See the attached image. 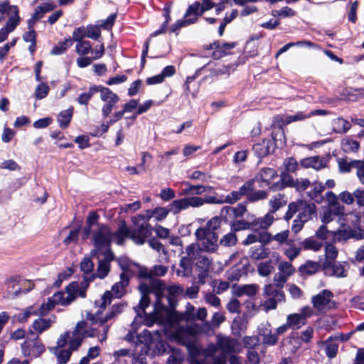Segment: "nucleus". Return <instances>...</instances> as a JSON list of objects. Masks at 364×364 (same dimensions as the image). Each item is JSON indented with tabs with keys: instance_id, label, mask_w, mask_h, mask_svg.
Masks as SVG:
<instances>
[{
	"instance_id": "b1692460",
	"label": "nucleus",
	"mask_w": 364,
	"mask_h": 364,
	"mask_svg": "<svg viewBox=\"0 0 364 364\" xmlns=\"http://www.w3.org/2000/svg\"><path fill=\"white\" fill-rule=\"evenodd\" d=\"M55 319L56 317L54 315H52L48 318L40 317L33 321L32 326L36 332L38 333H42L43 332L49 329L51 326L55 323Z\"/></svg>"
},
{
	"instance_id": "aec40b11",
	"label": "nucleus",
	"mask_w": 364,
	"mask_h": 364,
	"mask_svg": "<svg viewBox=\"0 0 364 364\" xmlns=\"http://www.w3.org/2000/svg\"><path fill=\"white\" fill-rule=\"evenodd\" d=\"M64 302L63 306H67L73 301L77 296L85 297V290L80 289L79 284L77 282L70 283L66 288V292H63Z\"/></svg>"
},
{
	"instance_id": "c03bdc74",
	"label": "nucleus",
	"mask_w": 364,
	"mask_h": 364,
	"mask_svg": "<svg viewBox=\"0 0 364 364\" xmlns=\"http://www.w3.org/2000/svg\"><path fill=\"white\" fill-rule=\"evenodd\" d=\"M324 189L325 186L322 183H316L314 184L313 190L309 193V196L316 203H321L323 200V197L321 194Z\"/></svg>"
},
{
	"instance_id": "9b49d317",
	"label": "nucleus",
	"mask_w": 364,
	"mask_h": 364,
	"mask_svg": "<svg viewBox=\"0 0 364 364\" xmlns=\"http://www.w3.org/2000/svg\"><path fill=\"white\" fill-rule=\"evenodd\" d=\"M198 270V283L204 284L205 279L210 273L220 272L223 270L220 263H214L208 257H201L196 263Z\"/></svg>"
},
{
	"instance_id": "13d9d810",
	"label": "nucleus",
	"mask_w": 364,
	"mask_h": 364,
	"mask_svg": "<svg viewBox=\"0 0 364 364\" xmlns=\"http://www.w3.org/2000/svg\"><path fill=\"white\" fill-rule=\"evenodd\" d=\"M53 353L58 358L59 363L62 364L66 363L71 355V350L70 349L64 350L59 348H54Z\"/></svg>"
},
{
	"instance_id": "f704fd0d",
	"label": "nucleus",
	"mask_w": 364,
	"mask_h": 364,
	"mask_svg": "<svg viewBox=\"0 0 364 364\" xmlns=\"http://www.w3.org/2000/svg\"><path fill=\"white\" fill-rule=\"evenodd\" d=\"M101 85H93L90 87L88 92L82 93L77 98V102L80 105H87L92 97L97 92H100Z\"/></svg>"
},
{
	"instance_id": "a211bd4d",
	"label": "nucleus",
	"mask_w": 364,
	"mask_h": 364,
	"mask_svg": "<svg viewBox=\"0 0 364 364\" xmlns=\"http://www.w3.org/2000/svg\"><path fill=\"white\" fill-rule=\"evenodd\" d=\"M64 296L65 294L63 291H58L51 297L48 298L39 308L38 307L39 316H43L46 315L55 307L56 304H60L63 306V303L64 302Z\"/></svg>"
},
{
	"instance_id": "37998d69",
	"label": "nucleus",
	"mask_w": 364,
	"mask_h": 364,
	"mask_svg": "<svg viewBox=\"0 0 364 364\" xmlns=\"http://www.w3.org/2000/svg\"><path fill=\"white\" fill-rule=\"evenodd\" d=\"M287 204V200L285 196L282 194L278 193L274 196L269 200V205L271 206L272 213H275L281 207L284 206Z\"/></svg>"
},
{
	"instance_id": "4468645a",
	"label": "nucleus",
	"mask_w": 364,
	"mask_h": 364,
	"mask_svg": "<svg viewBox=\"0 0 364 364\" xmlns=\"http://www.w3.org/2000/svg\"><path fill=\"white\" fill-rule=\"evenodd\" d=\"M204 202L203 198L197 196L183 198L173 200L168 205V208L173 215H177L190 207L197 208L202 206Z\"/></svg>"
},
{
	"instance_id": "2eb2a0df",
	"label": "nucleus",
	"mask_w": 364,
	"mask_h": 364,
	"mask_svg": "<svg viewBox=\"0 0 364 364\" xmlns=\"http://www.w3.org/2000/svg\"><path fill=\"white\" fill-rule=\"evenodd\" d=\"M100 99L105 102L102 108V114L103 117H107L119 101V97L110 89L102 86L100 87Z\"/></svg>"
},
{
	"instance_id": "de8ad7c7",
	"label": "nucleus",
	"mask_w": 364,
	"mask_h": 364,
	"mask_svg": "<svg viewBox=\"0 0 364 364\" xmlns=\"http://www.w3.org/2000/svg\"><path fill=\"white\" fill-rule=\"evenodd\" d=\"M319 267L320 265L318 262L308 261L300 267L299 270L301 274L311 275L319 269Z\"/></svg>"
},
{
	"instance_id": "bf43d9fd",
	"label": "nucleus",
	"mask_w": 364,
	"mask_h": 364,
	"mask_svg": "<svg viewBox=\"0 0 364 364\" xmlns=\"http://www.w3.org/2000/svg\"><path fill=\"white\" fill-rule=\"evenodd\" d=\"M196 21V18H186V19H180L171 26L170 31L172 33H177V31L182 27L187 26Z\"/></svg>"
},
{
	"instance_id": "052dcab7",
	"label": "nucleus",
	"mask_w": 364,
	"mask_h": 364,
	"mask_svg": "<svg viewBox=\"0 0 364 364\" xmlns=\"http://www.w3.org/2000/svg\"><path fill=\"white\" fill-rule=\"evenodd\" d=\"M237 238L235 232H230L222 237L220 244L224 247H231L236 245Z\"/></svg>"
},
{
	"instance_id": "4c0bfd02",
	"label": "nucleus",
	"mask_w": 364,
	"mask_h": 364,
	"mask_svg": "<svg viewBox=\"0 0 364 364\" xmlns=\"http://www.w3.org/2000/svg\"><path fill=\"white\" fill-rule=\"evenodd\" d=\"M250 257L255 259H262L267 257L268 249L264 248V245L252 247L249 252Z\"/></svg>"
},
{
	"instance_id": "2f4dec72",
	"label": "nucleus",
	"mask_w": 364,
	"mask_h": 364,
	"mask_svg": "<svg viewBox=\"0 0 364 364\" xmlns=\"http://www.w3.org/2000/svg\"><path fill=\"white\" fill-rule=\"evenodd\" d=\"M286 245L287 247L284 249V253L289 260L292 261L300 254L301 249L293 240L287 241Z\"/></svg>"
},
{
	"instance_id": "6ab92c4d",
	"label": "nucleus",
	"mask_w": 364,
	"mask_h": 364,
	"mask_svg": "<svg viewBox=\"0 0 364 364\" xmlns=\"http://www.w3.org/2000/svg\"><path fill=\"white\" fill-rule=\"evenodd\" d=\"M297 211L299 212L297 218L301 221L307 222L316 215V208L313 203L300 202L297 206Z\"/></svg>"
},
{
	"instance_id": "a19ab883",
	"label": "nucleus",
	"mask_w": 364,
	"mask_h": 364,
	"mask_svg": "<svg viewBox=\"0 0 364 364\" xmlns=\"http://www.w3.org/2000/svg\"><path fill=\"white\" fill-rule=\"evenodd\" d=\"M316 237L321 240L329 242L330 241L334 242L333 231H330L327 229L325 225H322L316 232Z\"/></svg>"
},
{
	"instance_id": "0eeeda50",
	"label": "nucleus",
	"mask_w": 364,
	"mask_h": 364,
	"mask_svg": "<svg viewBox=\"0 0 364 364\" xmlns=\"http://www.w3.org/2000/svg\"><path fill=\"white\" fill-rule=\"evenodd\" d=\"M200 250L214 252L218 248V237L215 232L208 231L205 228H199L195 232Z\"/></svg>"
},
{
	"instance_id": "423d86ee",
	"label": "nucleus",
	"mask_w": 364,
	"mask_h": 364,
	"mask_svg": "<svg viewBox=\"0 0 364 364\" xmlns=\"http://www.w3.org/2000/svg\"><path fill=\"white\" fill-rule=\"evenodd\" d=\"M117 262L121 266L122 269L124 270L123 272L120 274V281L115 283L112 286V292L106 291L102 296L101 299L96 302L100 308H105L107 304L111 303V298L112 294H114L117 298L122 297L125 293V288L129 284V278L127 272H126L127 265L124 264V262H125V259L123 258H119L117 259Z\"/></svg>"
},
{
	"instance_id": "473e14b6",
	"label": "nucleus",
	"mask_w": 364,
	"mask_h": 364,
	"mask_svg": "<svg viewBox=\"0 0 364 364\" xmlns=\"http://www.w3.org/2000/svg\"><path fill=\"white\" fill-rule=\"evenodd\" d=\"M325 197L328 202V208H335V211L337 213H344L345 208L339 204L338 196L334 193L328 191Z\"/></svg>"
},
{
	"instance_id": "7c9ffc66",
	"label": "nucleus",
	"mask_w": 364,
	"mask_h": 364,
	"mask_svg": "<svg viewBox=\"0 0 364 364\" xmlns=\"http://www.w3.org/2000/svg\"><path fill=\"white\" fill-rule=\"evenodd\" d=\"M193 261L182 257L180 263L179 269L177 270V274L183 277H188L192 272Z\"/></svg>"
},
{
	"instance_id": "5fc2aeb1",
	"label": "nucleus",
	"mask_w": 364,
	"mask_h": 364,
	"mask_svg": "<svg viewBox=\"0 0 364 364\" xmlns=\"http://www.w3.org/2000/svg\"><path fill=\"white\" fill-rule=\"evenodd\" d=\"M232 230L240 231L242 230H252L255 231V226L253 225V221L249 223L244 220H237L235 221L231 225Z\"/></svg>"
},
{
	"instance_id": "e2e57ef3",
	"label": "nucleus",
	"mask_w": 364,
	"mask_h": 364,
	"mask_svg": "<svg viewBox=\"0 0 364 364\" xmlns=\"http://www.w3.org/2000/svg\"><path fill=\"white\" fill-rule=\"evenodd\" d=\"M303 245L305 249L315 252L319 251L323 247V244L315 238H308L305 240L303 242Z\"/></svg>"
},
{
	"instance_id": "864d4df0",
	"label": "nucleus",
	"mask_w": 364,
	"mask_h": 364,
	"mask_svg": "<svg viewBox=\"0 0 364 364\" xmlns=\"http://www.w3.org/2000/svg\"><path fill=\"white\" fill-rule=\"evenodd\" d=\"M205 11H202V3L196 1L190 5L186 12L185 18H188L191 15H194L193 18L197 19L198 16H201Z\"/></svg>"
},
{
	"instance_id": "cd10ccee",
	"label": "nucleus",
	"mask_w": 364,
	"mask_h": 364,
	"mask_svg": "<svg viewBox=\"0 0 364 364\" xmlns=\"http://www.w3.org/2000/svg\"><path fill=\"white\" fill-rule=\"evenodd\" d=\"M12 9L14 11V14L9 16V19L6 21L5 26L3 27L9 33L16 29L21 21L18 8L13 7Z\"/></svg>"
},
{
	"instance_id": "69168bd1",
	"label": "nucleus",
	"mask_w": 364,
	"mask_h": 364,
	"mask_svg": "<svg viewBox=\"0 0 364 364\" xmlns=\"http://www.w3.org/2000/svg\"><path fill=\"white\" fill-rule=\"evenodd\" d=\"M171 213L169 208L156 207L154 208V219L157 222H161L166 218L168 213Z\"/></svg>"
},
{
	"instance_id": "5701e85b",
	"label": "nucleus",
	"mask_w": 364,
	"mask_h": 364,
	"mask_svg": "<svg viewBox=\"0 0 364 364\" xmlns=\"http://www.w3.org/2000/svg\"><path fill=\"white\" fill-rule=\"evenodd\" d=\"M275 143L271 139H264L262 142L253 146V150L259 157H264L274 148Z\"/></svg>"
},
{
	"instance_id": "79ce46f5",
	"label": "nucleus",
	"mask_w": 364,
	"mask_h": 364,
	"mask_svg": "<svg viewBox=\"0 0 364 364\" xmlns=\"http://www.w3.org/2000/svg\"><path fill=\"white\" fill-rule=\"evenodd\" d=\"M184 192L187 195H199L204 193L206 188L210 189L211 187H205L201 185H191L189 182H184Z\"/></svg>"
},
{
	"instance_id": "7ed1b4c3",
	"label": "nucleus",
	"mask_w": 364,
	"mask_h": 364,
	"mask_svg": "<svg viewBox=\"0 0 364 364\" xmlns=\"http://www.w3.org/2000/svg\"><path fill=\"white\" fill-rule=\"evenodd\" d=\"M92 241L97 253L106 252L110 250V244L114 241L117 245H122L124 237L128 235V228L125 224L119 225L117 231L112 232L109 228L104 224L97 225L95 229H91Z\"/></svg>"
},
{
	"instance_id": "c9c22d12",
	"label": "nucleus",
	"mask_w": 364,
	"mask_h": 364,
	"mask_svg": "<svg viewBox=\"0 0 364 364\" xmlns=\"http://www.w3.org/2000/svg\"><path fill=\"white\" fill-rule=\"evenodd\" d=\"M32 316H39L38 307L36 306H30L25 309L17 315L16 318L19 322L23 323Z\"/></svg>"
},
{
	"instance_id": "f8f14e48",
	"label": "nucleus",
	"mask_w": 364,
	"mask_h": 364,
	"mask_svg": "<svg viewBox=\"0 0 364 364\" xmlns=\"http://www.w3.org/2000/svg\"><path fill=\"white\" fill-rule=\"evenodd\" d=\"M127 304L123 302H119L112 305L111 310L103 316L102 313L98 311L95 314H89L87 318L95 323H99L97 328H100L101 326H107L105 324L108 321L115 318L120 314L126 308Z\"/></svg>"
},
{
	"instance_id": "393cba45",
	"label": "nucleus",
	"mask_w": 364,
	"mask_h": 364,
	"mask_svg": "<svg viewBox=\"0 0 364 364\" xmlns=\"http://www.w3.org/2000/svg\"><path fill=\"white\" fill-rule=\"evenodd\" d=\"M274 213L269 211L264 217L257 218L253 220V225L255 226V231L266 230L272 224L274 220L273 215Z\"/></svg>"
},
{
	"instance_id": "ea45409f",
	"label": "nucleus",
	"mask_w": 364,
	"mask_h": 364,
	"mask_svg": "<svg viewBox=\"0 0 364 364\" xmlns=\"http://www.w3.org/2000/svg\"><path fill=\"white\" fill-rule=\"evenodd\" d=\"M258 291V286L257 284H245L240 286L236 290V294L238 296L247 295L249 296H255Z\"/></svg>"
},
{
	"instance_id": "f3484780",
	"label": "nucleus",
	"mask_w": 364,
	"mask_h": 364,
	"mask_svg": "<svg viewBox=\"0 0 364 364\" xmlns=\"http://www.w3.org/2000/svg\"><path fill=\"white\" fill-rule=\"evenodd\" d=\"M98 267L97 269V277L104 279L107 276L110 271V262L114 259V254L112 251L97 253Z\"/></svg>"
},
{
	"instance_id": "49530a36",
	"label": "nucleus",
	"mask_w": 364,
	"mask_h": 364,
	"mask_svg": "<svg viewBox=\"0 0 364 364\" xmlns=\"http://www.w3.org/2000/svg\"><path fill=\"white\" fill-rule=\"evenodd\" d=\"M224 212L230 215H233L235 218H239L243 216L244 213L246 212V208L242 204L238 205L235 208L227 206L223 208L222 213Z\"/></svg>"
},
{
	"instance_id": "09e8293b",
	"label": "nucleus",
	"mask_w": 364,
	"mask_h": 364,
	"mask_svg": "<svg viewBox=\"0 0 364 364\" xmlns=\"http://www.w3.org/2000/svg\"><path fill=\"white\" fill-rule=\"evenodd\" d=\"M199 248L200 247L198 244L193 243L188 245L186 247L185 252H182L186 254L183 257L194 262L198 256Z\"/></svg>"
},
{
	"instance_id": "58836bf2",
	"label": "nucleus",
	"mask_w": 364,
	"mask_h": 364,
	"mask_svg": "<svg viewBox=\"0 0 364 364\" xmlns=\"http://www.w3.org/2000/svg\"><path fill=\"white\" fill-rule=\"evenodd\" d=\"M98 215L95 212H91L87 219V226L84 229V237L87 238L91 232V229H95L97 223Z\"/></svg>"
},
{
	"instance_id": "338daca9",
	"label": "nucleus",
	"mask_w": 364,
	"mask_h": 364,
	"mask_svg": "<svg viewBox=\"0 0 364 364\" xmlns=\"http://www.w3.org/2000/svg\"><path fill=\"white\" fill-rule=\"evenodd\" d=\"M50 90L49 86L44 83L41 82L40 83L36 88L35 90V97L37 100H42L45 98Z\"/></svg>"
},
{
	"instance_id": "4d7b16f0",
	"label": "nucleus",
	"mask_w": 364,
	"mask_h": 364,
	"mask_svg": "<svg viewBox=\"0 0 364 364\" xmlns=\"http://www.w3.org/2000/svg\"><path fill=\"white\" fill-rule=\"evenodd\" d=\"M341 147L345 152H353L358 149L359 144L355 140L346 138L342 141Z\"/></svg>"
},
{
	"instance_id": "39448f33",
	"label": "nucleus",
	"mask_w": 364,
	"mask_h": 364,
	"mask_svg": "<svg viewBox=\"0 0 364 364\" xmlns=\"http://www.w3.org/2000/svg\"><path fill=\"white\" fill-rule=\"evenodd\" d=\"M348 218L353 223V226L348 224H341L340 228L333 231L334 242H341L346 241L350 238L360 240L363 238L364 230L359 225L360 223V217L356 214H349Z\"/></svg>"
},
{
	"instance_id": "6e6d98bb",
	"label": "nucleus",
	"mask_w": 364,
	"mask_h": 364,
	"mask_svg": "<svg viewBox=\"0 0 364 364\" xmlns=\"http://www.w3.org/2000/svg\"><path fill=\"white\" fill-rule=\"evenodd\" d=\"M278 270L287 277L294 274L296 271L291 263L287 261H282L278 264Z\"/></svg>"
},
{
	"instance_id": "8fccbe9b",
	"label": "nucleus",
	"mask_w": 364,
	"mask_h": 364,
	"mask_svg": "<svg viewBox=\"0 0 364 364\" xmlns=\"http://www.w3.org/2000/svg\"><path fill=\"white\" fill-rule=\"evenodd\" d=\"M344 213H337L335 208H328L325 210L321 216V222L324 224L333 221L336 216L343 215Z\"/></svg>"
},
{
	"instance_id": "a878e982",
	"label": "nucleus",
	"mask_w": 364,
	"mask_h": 364,
	"mask_svg": "<svg viewBox=\"0 0 364 364\" xmlns=\"http://www.w3.org/2000/svg\"><path fill=\"white\" fill-rule=\"evenodd\" d=\"M94 264L92 260L85 257L80 262V270L84 274V279L86 282H90L94 279L95 275L93 273Z\"/></svg>"
},
{
	"instance_id": "bb28decb",
	"label": "nucleus",
	"mask_w": 364,
	"mask_h": 364,
	"mask_svg": "<svg viewBox=\"0 0 364 364\" xmlns=\"http://www.w3.org/2000/svg\"><path fill=\"white\" fill-rule=\"evenodd\" d=\"M301 165L304 168H313L319 170L325 167L326 161L323 158L315 156L302 159Z\"/></svg>"
},
{
	"instance_id": "6e6552de",
	"label": "nucleus",
	"mask_w": 364,
	"mask_h": 364,
	"mask_svg": "<svg viewBox=\"0 0 364 364\" xmlns=\"http://www.w3.org/2000/svg\"><path fill=\"white\" fill-rule=\"evenodd\" d=\"M132 230L128 228V235L124 237L130 238L136 245H143L146 239L152 234V228L139 221H132Z\"/></svg>"
},
{
	"instance_id": "4be33fe9",
	"label": "nucleus",
	"mask_w": 364,
	"mask_h": 364,
	"mask_svg": "<svg viewBox=\"0 0 364 364\" xmlns=\"http://www.w3.org/2000/svg\"><path fill=\"white\" fill-rule=\"evenodd\" d=\"M277 176V171L271 168H262L259 173L255 176V181L260 183V186H269L270 181Z\"/></svg>"
},
{
	"instance_id": "f257e3e1",
	"label": "nucleus",
	"mask_w": 364,
	"mask_h": 364,
	"mask_svg": "<svg viewBox=\"0 0 364 364\" xmlns=\"http://www.w3.org/2000/svg\"><path fill=\"white\" fill-rule=\"evenodd\" d=\"M141 297L139 306L134 307L136 316L132 323V330L127 335L129 341H136L144 344L148 348L152 346L155 335L146 329L139 334H136V330L144 322L147 326H151L154 323L162 326V332L168 339L183 345L193 332L188 322L194 319V315L186 311L183 314L171 311L168 305H171V299L164 295L167 290L172 291V288L167 289L166 284L161 280L154 279L150 284L141 283L139 285Z\"/></svg>"
},
{
	"instance_id": "680f3d73",
	"label": "nucleus",
	"mask_w": 364,
	"mask_h": 364,
	"mask_svg": "<svg viewBox=\"0 0 364 364\" xmlns=\"http://www.w3.org/2000/svg\"><path fill=\"white\" fill-rule=\"evenodd\" d=\"M92 50V45L87 41L77 42L75 46V50L78 55H85Z\"/></svg>"
},
{
	"instance_id": "c85d7f7f",
	"label": "nucleus",
	"mask_w": 364,
	"mask_h": 364,
	"mask_svg": "<svg viewBox=\"0 0 364 364\" xmlns=\"http://www.w3.org/2000/svg\"><path fill=\"white\" fill-rule=\"evenodd\" d=\"M337 248L330 242H325V257L326 259L323 263L324 267H328L331 262H333L338 256Z\"/></svg>"
},
{
	"instance_id": "9d476101",
	"label": "nucleus",
	"mask_w": 364,
	"mask_h": 364,
	"mask_svg": "<svg viewBox=\"0 0 364 364\" xmlns=\"http://www.w3.org/2000/svg\"><path fill=\"white\" fill-rule=\"evenodd\" d=\"M29 336L21 345L22 353L26 357H39L45 351V346L35 333L31 332Z\"/></svg>"
},
{
	"instance_id": "20e7f679",
	"label": "nucleus",
	"mask_w": 364,
	"mask_h": 364,
	"mask_svg": "<svg viewBox=\"0 0 364 364\" xmlns=\"http://www.w3.org/2000/svg\"><path fill=\"white\" fill-rule=\"evenodd\" d=\"M109 328V326H101L100 328H88L85 322H78L73 332L72 337L69 338L70 350H76L81 345L83 338L87 337H97L100 342L105 341Z\"/></svg>"
},
{
	"instance_id": "ddd939ff",
	"label": "nucleus",
	"mask_w": 364,
	"mask_h": 364,
	"mask_svg": "<svg viewBox=\"0 0 364 364\" xmlns=\"http://www.w3.org/2000/svg\"><path fill=\"white\" fill-rule=\"evenodd\" d=\"M309 115L306 112H298L294 114L291 115H284V116H277L275 117L273 125L278 126L282 128L284 126H286L292 122L303 121L306 119H309ZM277 136H280L279 140H281V137H284V133L282 129L279 130V132L275 134H272V138L275 141H277L279 139H277Z\"/></svg>"
},
{
	"instance_id": "dca6fc26",
	"label": "nucleus",
	"mask_w": 364,
	"mask_h": 364,
	"mask_svg": "<svg viewBox=\"0 0 364 364\" xmlns=\"http://www.w3.org/2000/svg\"><path fill=\"white\" fill-rule=\"evenodd\" d=\"M333 294L331 291L323 290L316 296H312L313 306L318 311H325L335 306L332 301Z\"/></svg>"
},
{
	"instance_id": "3c124183",
	"label": "nucleus",
	"mask_w": 364,
	"mask_h": 364,
	"mask_svg": "<svg viewBox=\"0 0 364 364\" xmlns=\"http://www.w3.org/2000/svg\"><path fill=\"white\" fill-rule=\"evenodd\" d=\"M351 125L350 122L343 118H338L334 121V131L337 133L347 132Z\"/></svg>"
},
{
	"instance_id": "0e129e2a",
	"label": "nucleus",
	"mask_w": 364,
	"mask_h": 364,
	"mask_svg": "<svg viewBox=\"0 0 364 364\" xmlns=\"http://www.w3.org/2000/svg\"><path fill=\"white\" fill-rule=\"evenodd\" d=\"M274 267L271 261L261 262L257 267V271L260 276L267 277L272 273Z\"/></svg>"
},
{
	"instance_id": "603ef678",
	"label": "nucleus",
	"mask_w": 364,
	"mask_h": 364,
	"mask_svg": "<svg viewBox=\"0 0 364 364\" xmlns=\"http://www.w3.org/2000/svg\"><path fill=\"white\" fill-rule=\"evenodd\" d=\"M235 43H220V41H215L214 43L209 45L208 49H220L223 55H227L226 50L232 49L235 47Z\"/></svg>"
},
{
	"instance_id": "c756f323",
	"label": "nucleus",
	"mask_w": 364,
	"mask_h": 364,
	"mask_svg": "<svg viewBox=\"0 0 364 364\" xmlns=\"http://www.w3.org/2000/svg\"><path fill=\"white\" fill-rule=\"evenodd\" d=\"M73 114V107H70L68 109L60 112L57 117V121L60 128H67L72 119Z\"/></svg>"
},
{
	"instance_id": "774afa93",
	"label": "nucleus",
	"mask_w": 364,
	"mask_h": 364,
	"mask_svg": "<svg viewBox=\"0 0 364 364\" xmlns=\"http://www.w3.org/2000/svg\"><path fill=\"white\" fill-rule=\"evenodd\" d=\"M87 37L97 40L101 35L100 29L98 26L94 25H89L86 28Z\"/></svg>"
},
{
	"instance_id": "f03ea898",
	"label": "nucleus",
	"mask_w": 364,
	"mask_h": 364,
	"mask_svg": "<svg viewBox=\"0 0 364 364\" xmlns=\"http://www.w3.org/2000/svg\"><path fill=\"white\" fill-rule=\"evenodd\" d=\"M193 332L189 340L183 343L189 353V359L191 364H225V353L232 350V346L230 340L227 337H218L217 346H210L206 350L201 348L193 342L195 328L190 325Z\"/></svg>"
},
{
	"instance_id": "1a4fd4ad",
	"label": "nucleus",
	"mask_w": 364,
	"mask_h": 364,
	"mask_svg": "<svg viewBox=\"0 0 364 364\" xmlns=\"http://www.w3.org/2000/svg\"><path fill=\"white\" fill-rule=\"evenodd\" d=\"M264 296L267 297L263 304V307L266 311L275 309L278 304L285 301V295L283 291L271 284L264 287Z\"/></svg>"
},
{
	"instance_id": "72a5a7b5",
	"label": "nucleus",
	"mask_w": 364,
	"mask_h": 364,
	"mask_svg": "<svg viewBox=\"0 0 364 364\" xmlns=\"http://www.w3.org/2000/svg\"><path fill=\"white\" fill-rule=\"evenodd\" d=\"M287 322L290 328L298 329L305 325L306 321L299 313L291 314L287 316Z\"/></svg>"
},
{
	"instance_id": "412c9836",
	"label": "nucleus",
	"mask_w": 364,
	"mask_h": 364,
	"mask_svg": "<svg viewBox=\"0 0 364 364\" xmlns=\"http://www.w3.org/2000/svg\"><path fill=\"white\" fill-rule=\"evenodd\" d=\"M281 180L282 184L279 188L284 186H294L298 191H305L310 185V181L306 178H299L294 181L291 177L289 176H282Z\"/></svg>"
},
{
	"instance_id": "a18cd8bd",
	"label": "nucleus",
	"mask_w": 364,
	"mask_h": 364,
	"mask_svg": "<svg viewBox=\"0 0 364 364\" xmlns=\"http://www.w3.org/2000/svg\"><path fill=\"white\" fill-rule=\"evenodd\" d=\"M72 45V38H66L63 41L59 42L56 46H55L50 53L53 55H61L64 53Z\"/></svg>"
},
{
	"instance_id": "e433bc0d",
	"label": "nucleus",
	"mask_w": 364,
	"mask_h": 364,
	"mask_svg": "<svg viewBox=\"0 0 364 364\" xmlns=\"http://www.w3.org/2000/svg\"><path fill=\"white\" fill-rule=\"evenodd\" d=\"M347 263H333L331 262V264L328 267H325L326 269H330L331 270V275L335 276L336 277H345L346 276V266H347Z\"/></svg>"
}]
</instances>
